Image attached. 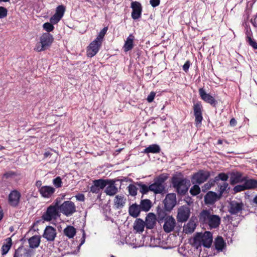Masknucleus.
I'll return each instance as SVG.
<instances>
[{
  "label": "nucleus",
  "mask_w": 257,
  "mask_h": 257,
  "mask_svg": "<svg viewBox=\"0 0 257 257\" xmlns=\"http://www.w3.org/2000/svg\"><path fill=\"white\" fill-rule=\"evenodd\" d=\"M214 245L215 248L218 251H222L225 246V242L221 236H217L215 240Z\"/></svg>",
  "instance_id": "2f4dec72"
},
{
  "label": "nucleus",
  "mask_w": 257,
  "mask_h": 257,
  "mask_svg": "<svg viewBox=\"0 0 257 257\" xmlns=\"http://www.w3.org/2000/svg\"><path fill=\"white\" fill-rule=\"evenodd\" d=\"M57 235V231L56 228L50 225L47 226L44 231L42 235L43 237L48 242L53 241Z\"/></svg>",
  "instance_id": "9b49d317"
},
{
  "label": "nucleus",
  "mask_w": 257,
  "mask_h": 257,
  "mask_svg": "<svg viewBox=\"0 0 257 257\" xmlns=\"http://www.w3.org/2000/svg\"><path fill=\"white\" fill-rule=\"evenodd\" d=\"M157 220L159 223H161L167 216L166 211L160 208L157 209Z\"/></svg>",
  "instance_id": "e433bc0d"
},
{
  "label": "nucleus",
  "mask_w": 257,
  "mask_h": 257,
  "mask_svg": "<svg viewBox=\"0 0 257 257\" xmlns=\"http://www.w3.org/2000/svg\"><path fill=\"white\" fill-rule=\"evenodd\" d=\"M161 148L158 145L153 144L147 147L144 151V153L146 154L153 153L157 154L160 153Z\"/></svg>",
  "instance_id": "473e14b6"
},
{
  "label": "nucleus",
  "mask_w": 257,
  "mask_h": 257,
  "mask_svg": "<svg viewBox=\"0 0 257 257\" xmlns=\"http://www.w3.org/2000/svg\"><path fill=\"white\" fill-rule=\"evenodd\" d=\"M65 11V7L63 5H60L56 8V13L57 15L62 18Z\"/></svg>",
  "instance_id": "c03bdc74"
},
{
  "label": "nucleus",
  "mask_w": 257,
  "mask_h": 257,
  "mask_svg": "<svg viewBox=\"0 0 257 257\" xmlns=\"http://www.w3.org/2000/svg\"><path fill=\"white\" fill-rule=\"evenodd\" d=\"M156 216L153 213H149L146 217L145 225L148 229H152L156 223Z\"/></svg>",
  "instance_id": "4be33fe9"
},
{
  "label": "nucleus",
  "mask_w": 257,
  "mask_h": 257,
  "mask_svg": "<svg viewBox=\"0 0 257 257\" xmlns=\"http://www.w3.org/2000/svg\"><path fill=\"white\" fill-rule=\"evenodd\" d=\"M51 155V153L49 151L46 152L44 154V157L47 158Z\"/></svg>",
  "instance_id": "0e129e2a"
},
{
  "label": "nucleus",
  "mask_w": 257,
  "mask_h": 257,
  "mask_svg": "<svg viewBox=\"0 0 257 257\" xmlns=\"http://www.w3.org/2000/svg\"><path fill=\"white\" fill-rule=\"evenodd\" d=\"M21 195L19 191L14 190L11 191L8 196V202L12 207H16L18 206Z\"/></svg>",
  "instance_id": "ddd939ff"
},
{
  "label": "nucleus",
  "mask_w": 257,
  "mask_h": 257,
  "mask_svg": "<svg viewBox=\"0 0 257 257\" xmlns=\"http://www.w3.org/2000/svg\"><path fill=\"white\" fill-rule=\"evenodd\" d=\"M150 3L153 7H156L159 5L160 3V0H150Z\"/></svg>",
  "instance_id": "6e6d98bb"
},
{
  "label": "nucleus",
  "mask_w": 257,
  "mask_h": 257,
  "mask_svg": "<svg viewBox=\"0 0 257 257\" xmlns=\"http://www.w3.org/2000/svg\"><path fill=\"white\" fill-rule=\"evenodd\" d=\"M107 27L103 28L101 31L99 32L98 35L97 36L96 38L95 39L98 42H100L102 43V40L106 33L107 31Z\"/></svg>",
  "instance_id": "a19ab883"
},
{
  "label": "nucleus",
  "mask_w": 257,
  "mask_h": 257,
  "mask_svg": "<svg viewBox=\"0 0 257 257\" xmlns=\"http://www.w3.org/2000/svg\"><path fill=\"white\" fill-rule=\"evenodd\" d=\"M215 183H216V182L214 178L213 179H210L207 183L205 184L202 187L203 191L209 189L211 187L215 185Z\"/></svg>",
  "instance_id": "ea45409f"
},
{
  "label": "nucleus",
  "mask_w": 257,
  "mask_h": 257,
  "mask_svg": "<svg viewBox=\"0 0 257 257\" xmlns=\"http://www.w3.org/2000/svg\"><path fill=\"white\" fill-rule=\"evenodd\" d=\"M12 240L11 237L7 238L5 242L1 247L2 255H5L7 254L12 246Z\"/></svg>",
  "instance_id": "a878e982"
},
{
  "label": "nucleus",
  "mask_w": 257,
  "mask_h": 257,
  "mask_svg": "<svg viewBox=\"0 0 257 257\" xmlns=\"http://www.w3.org/2000/svg\"><path fill=\"white\" fill-rule=\"evenodd\" d=\"M36 186L38 188V190L41 188L42 186V181L40 180H38L35 183Z\"/></svg>",
  "instance_id": "680f3d73"
},
{
  "label": "nucleus",
  "mask_w": 257,
  "mask_h": 257,
  "mask_svg": "<svg viewBox=\"0 0 257 257\" xmlns=\"http://www.w3.org/2000/svg\"><path fill=\"white\" fill-rule=\"evenodd\" d=\"M252 203L257 205V195H255L252 200Z\"/></svg>",
  "instance_id": "69168bd1"
},
{
  "label": "nucleus",
  "mask_w": 257,
  "mask_h": 257,
  "mask_svg": "<svg viewBox=\"0 0 257 257\" xmlns=\"http://www.w3.org/2000/svg\"><path fill=\"white\" fill-rule=\"evenodd\" d=\"M29 247L31 248H37L41 242V236L35 235L28 239Z\"/></svg>",
  "instance_id": "bb28decb"
},
{
  "label": "nucleus",
  "mask_w": 257,
  "mask_h": 257,
  "mask_svg": "<svg viewBox=\"0 0 257 257\" xmlns=\"http://www.w3.org/2000/svg\"><path fill=\"white\" fill-rule=\"evenodd\" d=\"M200 237L203 246L206 247H209L211 246L212 242V234L210 232L205 231L203 235L200 233Z\"/></svg>",
  "instance_id": "412c9836"
},
{
  "label": "nucleus",
  "mask_w": 257,
  "mask_h": 257,
  "mask_svg": "<svg viewBox=\"0 0 257 257\" xmlns=\"http://www.w3.org/2000/svg\"><path fill=\"white\" fill-rule=\"evenodd\" d=\"M59 208L60 212L67 216H71L76 212V206L71 201H64L59 205Z\"/></svg>",
  "instance_id": "0eeeda50"
},
{
  "label": "nucleus",
  "mask_w": 257,
  "mask_h": 257,
  "mask_svg": "<svg viewBox=\"0 0 257 257\" xmlns=\"http://www.w3.org/2000/svg\"><path fill=\"white\" fill-rule=\"evenodd\" d=\"M19 255L17 251H16L13 257H19Z\"/></svg>",
  "instance_id": "338daca9"
},
{
  "label": "nucleus",
  "mask_w": 257,
  "mask_h": 257,
  "mask_svg": "<svg viewBox=\"0 0 257 257\" xmlns=\"http://www.w3.org/2000/svg\"><path fill=\"white\" fill-rule=\"evenodd\" d=\"M64 233L69 238H73L76 234V230L73 226H68L64 229Z\"/></svg>",
  "instance_id": "c9c22d12"
},
{
  "label": "nucleus",
  "mask_w": 257,
  "mask_h": 257,
  "mask_svg": "<svg viewBox=\"0 0 257 257\" xmlns=\"http://www.w3.org/2000/svg\"><path fill=\"white\" fill-rule=\"evenodd\" d=\"M237 124V121L234 118H232L230 120V125L231 126H235Z\"/></svg>",
  "instance_id": "052dcab7"
},
{
  "label": "nucleus",
  "mask_w": 257,
  "mask_h": 257,
  "mask_svg": "<svg viewBox=\"0 0 257 257\" xmlns=\"http://www.w3.org/2000/svg\"><path fill=\"white\" fill-rule=\"evenodd\" d=\"M60 202L56 199L54 204L50 205L42 216V219L46 221H50L56 219L60 216L59 205Z\"/></svg>",
  "instance_id": "7ed1b4c3"
},
{
  "label": "nucleus",
  "mask_w": 257,
  "mask_h": 257,
  "mask_svg": "<svg viewBox=\"0 0 257 257\" xmlns=\"http://www.w3.org/2000/svg\"><path fill=\"white\" fill-rule=\"evenodd\" d=\"M126 199L123 195H116L114 199V205L116 208H122L125 205Z\"/></svg>",
  "instance_id": "cd10ccee"
},
{
  "label": "nucleus",
  "mask_w": 257,
  "mask_h": 257,
  "mask_svg": "<svg viewBox=\"0 0 257 257\" xmlns=\"http://www.w3.org/2000/svg\"><path fill=\"white\" fill-rule=\"evenodd\" d=\"M200 233H197L193 239L192 244L197 249L202 245Z\"/></svg>",
  "instance_id": "58836bf2"
},
{
  "label": "nucleus",
  "mask_w": 257,
  "mask_h": 257,
  "mask_svg": "<svg viewBox=\"0 0 257 257\" xmlns=\"http://www.w3.org/2000/svg\"><path fill=\"white\" fill-rule=\"evenodd\" d=\"M52 183L56 188H59L62 187V179L59 176H58L56 178H54L52 181Z\"/></svg>",
  "instance_id": "49530a36"
},
{
  "label": "nucleus",
  "mask_w": 257,
  "mask_h": 257,
  "mask_svg": "<svg viewBox=\"0 0 257 257\" xmlns=\"http://www.w3.org/2000/svg\"><path fill=\"white\" fill-rule=\"evenodd\" d=\"M134 40V36L132 34H130V35L126 38V40H125L123 47V49L124 52H126L131 50L133 48Z\"/></svg>",
  "instance_id": "b1692460"
},
{
  "label": "nucleus",
  "mask_w": 257,
  "mask_h": 257,
  "mask_svg": "<svg viewBox=\"0 0 257 257\" xmlns=\"http://www.w3.org/2000/svg\"><path fill=\"white\" fill-rule=\"evenodd\" d=\"M107 185L105 189V193L109 196H113L118 192V189L116 186L115 181L113 180H105Z\"/></svg>",
  "instance_id": "6ab92c4d"
},
{
  "label": "nucleus",
  "mask_w": 257,
  "mask_h": 257,
  "mask_svg": "<svg viewBox=\"0 0 257 257\" xmlns=\"http://www.w3.org/2000/svg\"><path fill=\"white\" fill-rule=\"evenodd\" d=\"M164 221L163 228L165 232L169 233L174 229L176 226V220L172 216H167Z\"/></svg>",
  "instance_id": "dca6fc26"
},
{
  "label": "nucleus",
  "mask_w": 257,
  "mask_h": 257,
  "mask_svg": "<svg viewBox=\"0 0 257 257\" xmlns=\"http://www.w3.org/2000/svg\"><path fill=\"white\" fill-rule=\"evenodd\" d=\"M228 186V184L226 182H224L221 185L219 186V192L220 195L226 190Z\"/></svg>",
  "instance_id": "8fccbe9b"
},
{
  "label": "nucleus",
  "mask_w": 257,
  "mask_h": 257,
  "mask_svg": "<svg viewBox=\"0 0 257 257\" xmlns=\"http://www.w3.org/2000/svg\"><path fill=\"white\" fill-rule=\"evenodd\" d=\"M107 185L105 180L100 179L93 181V184L90 187V192L93 193H99L101 190L104 189Z\"/></svg>",
  "instance_id": "4468645a"
},
{
  "label": "nucleus",
  "mask_w": 257,
  "mask_h": 257,
  "mask_svg": "<svg viewBox=\"0 0 257 257\" xmlns=\"http://www.w3.org/2000/svg\"><path fill=\"white\" fill-rule=\"evenodd\" d=\"M131 8L132 9V18L134 20L139 19L141 17L142 12V7L141 4L137 1L133 2L131 3Z\"/></svg>",
  "instance_id": "a211bd4d"
},
{
  "label": "nucleus",
  "mask_w": 257,
  "mask_h": 257,
  "mask_svg": "<svg viewBox=\"0 0 257 257\" xmlns=\"http://www.w3.org/2000/svg\"><path fill=\"white\" fill-rule=\"evenodd\" d=\"M102 43L98 42L96 40L93 41L88 47L87 50V55L89 57H92L95 56L98 52Z\"/></svg>",
  "instance_id": "2eb2a0df"
},
{
  "label": "nucleus",
  "mask_w": 257,
  "mask_h": 257,
  "mask_svg": "<svg viewBox=\"0 0 257 257\" xmlns=\"http://www.w3.org/2000/svg\"><path fill=\"white\" fill-rule=\"evenodd\" d=\"M246 190L244 183L243 185H238L235 186L233 188L235 192H239Z\"/></svg>",
  "instance_id": "3c124183"
},
{
  "label": "nucleus",
  "mask_w": 257,
  "mask_h": 257,
  "mask_svg": "<svg viewBox=\"0 0 257 257\" xmlns=\"http://www.w3.org/2000/svg\"><path fill=\"white\" fill-rule=\"evenodd\" d=\"M190 210L188 207L182 206L178 209L177 219L178 222H185L189 218Z\"/></svg>",
  "instance_id": "f8f14e48"
},
{
  "label": "nucleus",
  "mask_w": 257,
  "mask_h": 257,
  "mask_svg": "<svg viewBox=\"0 0 257 257\" xmlns=\"http://www.w3.org/2000/svg\"><path fill=\"white\" fill-rule=\"evenodd\" d=\"M172 183L178 194H185L188 191L189 181L186 179L173 177Z\"/></svg>",
  "instance_id": "39448f33"
},
{
  "label": "nucleus",
  "mask_w": 257,
  "mask_h": 257,
  "mask_svg": "<svg viewBox=\"0 0 257 257\" xmlns=\"http://www.w3.org/2000/svg\"><path fill=\"white\" fill-rule=\"evenodd\" d=\"M141 210L139 205L134 204L129 207L128 212L131 216L136 218L140 215Z\"/></svg>",
  "instance_id": "c85d7f7f"
},
{
  "label": "nucleus",
  "mask_w": 257,
  "mask_h": 257,
  "mask_svg": "<svg viewBox=\"0 0 257 257\" xmlns=\"http://www.w3.org/2000/svg\"><path fill=\"white\" fill-rule=\"evenodd\" d=\"M210 176V174L209 172L199 170L192 176L191 182L192 184H200L205 182Z\"/></svg>",
  "instance_id": "6e6552de"
},
{
  "label": "nucleus",
  "mask_w": 257,
  "mask_h": 257,
  "mask_svg": "<svg viewBox=\"0 0 257 257\" xmlns=\"http://www.w3.org/2000/svg\"><path fill=\"white\" fill-rule=\"evenodd\" d=\"M196 224L195 222L190 220L187 224L183 227V231L186 233H192L196 228Z\"/></svg>",
  "instance_id": "c756f323"
},
{
  "label": "nucleus",
  "mask_w": 257,
  "mask_h": 257,
  "mask_svg": "<svg viewBox=\"0 0 257 257\" xmlns=\"http://www.w3.org/2000/svg\"><path fill=\"white\" fill-rule=\"evenodd\" d=\"M156 93L154 91H152L150 92V93L149 94V95L147 97V100L149 102H152L155 97Z\"/></svg>",
  "instance_id": "5fc2aeb1"
},
{
  "label": "nucleus",
  "mask_w": 257,
  "mask_h": 257,
  "mask_svg": "<svg viewBox=\"0 0 257 257\" xmlns=\"http://www.w3.org/2000/svg\"><path fill=\"white\" fill-rule=\"evenodd\" d=\"M127 188H128V192H129V194L131 195H132L133 196H135L137 195L138 189L136 186H135L134 185H133V184H130L127 187Z\"/></svg>",
  "instance_id": "a18cd8bd"
},
{
  "label": "nucleus",
  "mask_w": 257,
  "mask_h": 257,
  "mask_svg": "<svg viewBox=\"0 0 257 257\" xmlns=\"http://www.w3.org/2000/svg\"><path fill=\"white\" fill-rule=\"evenodd\" d=\"M198 92L201 99L204 102L210 104L213 107L216 106L217 104V100L209 93H206L203 88H199Z\"/></svg>",
  "instance_id": "9d476101"
},
{
  "label": "nucleus",
  "mask_w": 257,
  "mask_h": 257,
  "mask_svg": "<svg viewBox=\"0 0 257 257\" xmlns=\"http://www.w3.org/2000/svg\"><path fill=\"white\" fill-rule=\"evenodd\" d=\"M56 189L51 186H43L38 191L41 196L45 198H51L55 193Z\"/></svg>",
  "instance_id": "aec40b11"
},
{
  "label": "nucleus",
  "mask_w": 257,
  "mask_h": 257,
  "mask_svg": "<svg viewBox=\"0 0 257 257\" xmlns=\"http://www.w3.org/2000/svg\"><path fill=\"white\" fill-rule=\"evenodd\" d=\"M85 233L84 230H83V236L82 238L81 239V243L80 245L83 244L85 242Z\"/></svg>",
  "instance_id": "e2e57ef3"
},
{
  "label": "nucleus",
  "mask_w": 257,
  "mask_h": 257,
  "mask_svg": "<svg viewBox=\"0 0 257 257\" xmlns=\"http://www.w3.org/2000/svg\"><path fill=\"white\" fill-rule=\"evenodd\" d=\"M176 203V197L175 193L167 194L164 200V204L165 208L167 210H171L175 206Z\"/></svg>",
  "instance_id": "f3484780"
},
{
  "label": "nucleus",
  "mask_w": 257,
  "mask_h": 257,
  "mask_svg": "<svg viewBox=\"0 0 257 257\" xmlns=\"http://www.w3.org/2000/svg\"><path fill=\"white\" fill-rule=\"evenodd\" d=\"M168 179V175L166 174H162L156 177L154 180V183L151 184V191L155 194H163L166 192L165 181Z\"/></svg>",
  "instance_id": "f03ea898"
},
{
  "label": "nucleus",
  "mask_w": 257,
  "mask_h": 257,
  "mask_svg": "<svg viewBox=\"0 0 257 257\" xmlns=\"http://www.w3.org/2000/svg\"><path fill=\"white\" fill-rule=\"evenodd\" d=\"M8 14V10L3 7H0V19H3L7 17Z\"/></svg>",
  "instance_id": "603ef678"
},
{
  "label": "nucleus",
  "mask_w": 257,
  "mask_h": 257,
  "mask_svg": "<svg viewBox=\"0 0 257 257\" xmlns=\"http://www.w3.org/2000/svg\"><path fill=\"white\" fill-rule=\"evenodd\" d=\"M193 185L190 190V193L193 196H195L199 194L200 192V188L197 184H194Z\"/></svg>",
  "instance_id": "79ce46f5"
},
{
  "label": "nucleus",
  "mask_w": 257,
  "mask_h": 257,
  "mask_svg": "<svg viewBox=\"0 0 257 257\" xmlns=\"http://www.w3.org/2000/svg\"><path fill=\"white\" fill-rule=\"evenodd\" d=\"M15 173L13 172H9L4 174V177H5L6 178H9L11 177H13V176H15Z\"/></svg>",
  "instance_id": "bf43d9fd"
},
{
  "label": "nucleus",
  "mask_w": 257,
  "mask_h": 257,
  "mask_svg": "<svg viewBox=\"0 0 257 257\" xmlns=\"http://www.w3.org/2000/svg\"><path fill=\"white\" fill-rule=\"evenodd\" d=\"M244 184L246 189H254L257 187V180L255 179H250L247 180L244 179Z\"/></svg>",
  "instance_id": "f704fd0d"
},
{
  "label": "nucleus",
  "mask_w": 257,
  "mask_h": 257,
  "mask_svg": "<svg viewBox=\"0 0 257 257\" xmlns=\"http://www.w3.org/2000/svg\"><path fill=\"white\" fill-rule=\"evenodd\" d=\"M219 197L217 194L214 192L209 191L208 192L204 197V201L206 204H213Z\"/></svg>",
  "instance_id": "393cba45"
},
{
  "label": "nucleus",
  "mask_w": 257,
  "mask_h": 257,
  "mask_svg": "<svg viewBox=\"0 0 257 257\" xmlns=\"http://www.w3.org/2000/svg\"><path fill=\"white\" fill-rule=\"evenodd\" d=\"M199 218L200 222L207 224L210 228H216L220 223V218L219 216L211 214L207 210H203L200 212Z\"/></svg>",
  "instance_id": "f257e3e1"
},
{
  "label": "nucleus",
  "mask_w": 257,
  "mask_h": 257,
  "mask_svg": "<svg viewBox=\"0 0 257 257\" xmlns=\"http://www.w3.org/2000/svg\"><path fill=\"white\" fill-rule=\"evenodd\" d=\"M43 27L44 29L47 32V33L52 31L54 29V26L52 23L48 22L44 23Z\"/></svg>",
  "instance_id": "de8ad7c7"
},
{
  "label": "nucleus",
  "mask_w": 257,
  "mask_h": 257,
  "mask_svg": "<svg viewBox=\"0 0 257 257\" xmlns=\"http://www.w3.org/2000/svg\"><path fill=\"white\" fill-rule=\"evenodd\" d=\"M246 41L248 43L249 45L250 46H251L253 49H257V43L250 37H247Z\"/></svg>",
  "instance_id": "09e8293b"
},
{
  "label": "nucleus",
  "mask_w": 257,
  "mask_h": 257,
  "mask_svg": "<svg viewBox=\"0 0 257 257\" xmlns=\"http://www.w3.org/2000/svg\"><path fill=\"white\" fill-rule=\"evenodd\" d=\"M25 255L28 257H30L31 256V253L29 252H27L26 253Z\"/></svg>",
  "instance_id": "774afa93"
},
{
  "label": "nucleus",
  "mask_w": 257,
  "mask_h": 257,
  "mask_svg": "<svg viewBox=\"0 0 257 257\" xmlns=\"http://www.w3.org/2000/svg\"><path fill=\"white\" fill-rule=\"evenodd\" d=\"M139 205L141 210L147 212L152 207V202L150 200L148 199L142 200L140 202V205Z\"/></svg>",
  "instance_id": "7c9ffc66"
},
{
  "label": "nucleus",
  "mask_w": 257,
  "mask_h": 257,
  "mask_svg": "<svg viewBox=\"0 0 257 257\" xmlns=\"http://www.w3.org/2000/svg\"><path fill=\"white\" fill-rule=\"evenodd\" d=\"M54 40L53 36L49 33H44L40 38V42L37 43L34 50L37 52L44 51L52 45Z\"/></svg>",
  "instance_id": "20e7f679"
},
{
  "label": "nucleus",
  "mask_w": 257,
  "mask_h": 257,
  "mask_svg": "<svg viewBox=\"0 0 257 257\" xmlns=\"http://www.w3.org/2000/svg\"><path fill=\"white\" fill-rule=\"evenodd\" d=\"M244 178L242 176V174L239 172H233L230 173V183L231 185L243 182Z\"/></svg>",
  "instance_id": "5701e85b"
},
{
  "label": "nucleus",
  "mask_w": 257,
  "mask_h": 257,
  "mask_svg": "<svg viewBox=\"0 0 257 257\" xmlns=\"http://www.w3.org/2000/svg\"><path fill=\"white\" fill-rule=\"evenodd\" d=\"M194 115L195 116V122L196 126L200 125L203 120L202 111L203 106L200 102L194 103L193 106Z\"/></svg>",
  "instance_id": "1a4fd4ad"
},
{
  "label": "nucleus",
  "mask_w": 257,
  "mask_h": 257,
  "mask_svg": "<svg viewBox=\"0 0 257 257\" xmlns=\"http://www.w3.org/2000/svg\"><path fill=\"white\" fill-rule=\"evenodd\" d=\"M190 65V63L189 61H186L183 66V69L184 71L187 72L188 71Z\"/></svg>",
  "instance_id": "4d7b16f0"
},
{
  "label": "nucleus",
  "mask_w": 257,
  "mask_h": 257,
  "mask_svg": "<svg viewBox=\"0 0 257 257\" xmlns=\"http://www.w3.org/2000/svg\"><path fill=\"white\" fill-rule=\"evenodd\" d=\"M61 17H59L58 15L56 14H54L51 18H50V22L52 24H57L61 19Z\"/></svg>",
  "instance_id": "864d4df0"
},
{
  "label": "nucleus",
  "mask_w": 257,
  "mask_h": 257,
  "mask_svg": "<svg viewBox=\"0 0 257 257\" xmlns=\"http://www.w3.org/2000/svg\"><path fill=\"white\" fill-rule=\"evenodd\" d=\"M137 185L139 187L140 191L143 194H147L149 191H151V185L148 186L142 182H138Z\"/></svg>",
  "instance_id": "4c0bfd02"
},
{
  "label": "nucleus",
  "mask_w": 257,
  "mask_h": 257,
  "mask_svg": "<svg viewBox=\"0 0 257 257\" xmlns=\"http://www.w3.org/2000/svg\"><path fill=\"white\" fill-rule=\"evenodd\" d=\"M75 198L78 201H84L85 200V197L84 194L79 193L75 196Z\"/></svg>",
  "instance_id": "13d9d810"
},
{
  "label": "nucleus",
  "mask_w": 257,
  "mask_h": 257,
  "mask_svg": "<svg viewBox=\"0 0 257 257\" xmlns=\"http://www.w3.org/2000/svg\"><path fill=\"white\" fill-rule=\"evenodd\" d=\"M145 225V221L141 218H138L134 223V229L138 232H143Z\"/></svg>",
  "instance_id": "72a5a7b5"
},
{
  "label": "nucleus",
  "mask_w": 257,
  "mask_h": 257,
  "mask_svg": "<svg viewBox=\"0 0 257 257\" xmlns=\"http://www.w3.org/2000/svg\"><path fill=\"white\" fill-rule=\"evenodd\" d=\"M216 182L219 181V180H221L223 181H226L228 179V176L227 174L224 173H219L217 176H216L214 178Z\"/></svg>",
  "instance_id": "37998d69"
},
{
  "label": "nucleus",
  "mask_w": 257,
  "mask_h": 257,
  "mask_svg": "<svg viewBox=\"0 0 257 257\" xmlns=\"http://www.w3.org/2000/svg\"><path fill=\"white\" fill-rule=\"evenodd\" d=\"M244 205L240 200H234L229 203L228 211L231 215H240L244 210Z\"/></svg>",
  "instance_id": "423d86ee"
}]
</instances>
